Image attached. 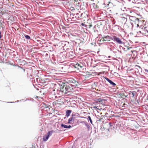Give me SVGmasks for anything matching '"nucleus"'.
Here are the masks:
<instances>
[{"label": "nucleus", "mask_w": 148, "mask_h": 148, "mask_svg": "<svg viewBox=\"0 0 148 148\" xmlns=\"http://www.w3.org/2000/svg\"><path fill=\"white\" fill-rule=\"evenodd\" d=\"M73 88L67 82L63 86L62 89V92L65 93H66L67 92H70L71 90H72Z\"/></svg>", "instance_id": "1"}, {"label": "nucleus", "mask_w": 148, "mask_h": 148, "mask_svg": "<svg viewBox=\"0 0 148 148\" xmlns=\"http://www.w3.org/2000/svg\"><path fill=\"white\" fill-rule=\"evenodd\" d=\"M68 82L73 88L74 87L77 86L78 84V83L77 81L72 79H69L68 81Z\"/></svg>", "instance_id": "2"}, {"label": "nucleus", "mask_w": 148, "mask_h": 148, "mask_svg": "<svg viewBox=\"0 0 148 148\" xmlns=\"http://www.w3.org/2000/svg\"><path fill=\"white\" fill-rule=\"evenodd\" d=\"M111 40H113L114 41H116L117 43L121 45L124 44V43L120 39L116 37L115 36H112L111 38Z\"/></svg>", "instance_id": "3"}, {"label": "nucleus", "mask_w": 148, "mask_h": 148, "mask_svg": "<svg viewBox=\"0 0 148 148\" xmlns=\"http://www.w3.org/2000/svg\"><path fill=\"white\" fill-rule=\"evenodd\" d=\"M53 132V131L48 132L47 134H46L43 136V140L44 141H46L48 139L49 136L51 135L52 133Z\"/></svg>", "instance_id": "4"}, {"label": "nucleus", "mask_w": 148, "mask_h": 148, "mask_svg": "<svg viewBox=\"0 0 148 148\" xmlns=\"http://www.w3.org/2000/svg\"><path fill=\"white\" fill-rule=\"evenodd\" d=\"M73 4L76 6H79L80 5L81 1L80 0H74Z\"/></svg>", "instance_id": "5"}, {"label": "nucleus", "mask_w": 148, "mask_h": 148, "mask_svg": "<svg viewBox=\"0 0 148 148\" xmlns=\"http://www.w3.org/2000/svg\"><path fill=\"white\" fill-rule=\"evenodd\" d=\"M141 22V21L139 20L138 18H135V21H134V23L136 24L137 27L139 26V24H140Z\"/></svg>", "instance_id": "6"}, {"label": "nucleus", "mask_w": 148, "mask_h": 148, "mask_svg": "<svg viewBox=\"0 0 148 148\" xmlns=\"http://www.w3.org/2000/svg\"><path fill=\"white\" fill-rule=\"evenodd\" d=\"M112 37H110L108 36L103 37L104 40L105 42H108L110 41V40L111 39Z\"/></svg>", "instance_id": "7"}, {"label": "nucleus", "mask_w": 148, "mask_h": 148, "mask_svg": "<svg viewBox=\"0 0 148 148\" xmlns=\"http://www.w3.org/2000/svg\"><path fill=\"white\" fill-rule=\"evenodd\" d=\"M106 125H107L108 127L106 128L105 127V128L108 130V131H109V130L111 129H112V123H107L106 124Z\"/></svg>", "instance_id": "8"}, {"label": "nucleus", "mask_w": 148, "mask_h": 148, "mask_svg": "<svg viewBox=\"0 0 148 148\" xmlns=\"http://www.w3.org/2000/svg\"><path fill=\"white\" fill-rule=\"evenodd\" d=\"M108 81L110 84L113 85V86H115L116 85V84L114 82H113L111 80L109 79L108 78L106 77L105 78Z\"/></svg>", "instance_id": "9"}, {"label": "nucleus", "mask_w": 148, "mask_h": 148, "mask_svg": "<svg viewBox=\"0 0 148 148\" xmlns=\"http://www.w3.org/2000/svg\"><path fill=\"white\" fill-rule=\"evenodd\" d=\"M72 111L70 110H68L66 111V116L68 117L70 115L71 113V112Z\"/></svg>", "instance_id": "10"}, {"label": "nucleus", "mask_w": 148, "mask_h": 148, "mask_svg": "<svg viewBox=\"0 0 148 148\" xmlns=\"http://www.w3.org/2000/svg\"><path fill=\"white\" fill-rule=\"evenodd\" d=\"M74 118L73 117H72L69 118V119L68 123H70L72 122H74Z\"/></svg>", "instance_id": "11"}, {"label": "nucleus", "mask_w": 148, "mask_h": 148, "mask_svg": "<svg viewBox=\"0 0 148 148\" xmlns=\"http://www.w3.org/2000/svg\"><path fill=\"white\" fill-rule=\"evenodd\" d=\"M97 102H102L103 103V101H104V100L101 98H99L97 99Z\"/></svg>", "instance_id": "12"}, {"label": "nucleus", "mask_w": 148, "mask_h": 148, "mask_svg": "<svg viewBox=\"0 0 148 148\" xmlns=\"http://www.w3.org/2000/svg\"><path fill=\"white\" fill-rule=\"evenodd\" d=\"M105 42V40H104L103 37H102L101 39L99 40V42L101 44Z\"/></svg>", "instance_id": "13"}, {"label": "nucleus", "mask_w": 148, "mask_h": 148, "mask_svg": "<svg viewBox=\"0 0 148 148\" xmlns=\"http://www.w3.org/2000/svg\"><path fill=\"white\" fill-rule=\"evenodd\" d=\"M75 66H76V67H80V68H82L83 67V66H81V65H80V64H78V63H77V64H76L75 65Z\"/></svg>", "instance_id": "14"}, {"label": "nucleus", "mask_w": 148, "mask_h": 148, "mask_svg": "<svg viewBox=\"0 0 148 148\" xmlns=\"http://www.w3.org/2000/svg\"><path fill=\"white\" fill-rule=\"evenodd\" d=\"M61 126L62 127H64V128H67L68 125H64L63 124H61Z\"/></svg>", "instance_id": "15"}, {"label": "nucleus", "mask_w": 148, "mask_h": 148, "mask_svg": "<svg viewBox=\"0 0 148 148\" xmlns=\"http://www.w3.org/2000/svg\"><path fill=\"white\" fill-rule=\"evenodd\" d=\"M130 92H131L132 93V97H134V96L135 95V92L133 91L132 92L131 91Z\"/></svg>", "instance_id": "16"}, {"label": "nucleus", "mask_w": 148, "mask_h": 148, "mask_svg": "<svg viewBox=\"0 0 148 148\" xmlns=\"http://www.w3.org/2000/svg\"><path fill=\"white\" fill-rule=\"evenodd\" d=\"M125 47H126V49L127 50H130V49L132 48V47H129V46H125Z\"/></svg>", "instance_id": "17"}, {"label": "nucleus", "mask_w": 148, "mask_h": 148, "mask_svg": "<svg viewBox=\"0 0 148 148\" xmlns=\"http://www.w3.org/2000/svg\"><path fill=\"white\" fill-rule=\"evenodd\" d=\"M88 119L90 120V123L91 124H92V120H91V117H90V116H88Z\"/></svg>", "instance_id": "18"}, {"label": "nucleus", "mask_w": 148, "mask_h": 148, "mask_svg": "<svg viewBox=\"0 0 148 148\" xmlns=\"http://www.w3.org/2000/svg\"><path fill=\"white\" fill-rule=\"evenodd\" d=\"M25 37L26 39H29L30 38V37L27 35H25Z\"/></svg>", "instance_id": "19"}, {"label": "nucleus", "mask_w": 148, "mask_h": 148, "mask_svg": "<svg viewBox=\"0 0 148 148\" xmlns=\"http://www.w3.org/2000/svg\"><path fill=\"white\" fill-rule=\"evenodd\" d=\"M98 106H95L94 107H93V108L95 109L96 110H100V109H99L98 108H97V107H98Z\"/></svg>", "instance_id": "20"}, {"label": "nucleus", "mask_w": 148, "mask_h": 148, "mask_svg": "<svg viewBox=\"0 0 148 148\" xmlns=\"http://www.w3.org/2000/svg\"><path fill=\"white\" fill-rule=\"evenodd\" d=\"M144 31L143 30H142V31H139V32L140 33H142L143 34H145V33L144 32Z\"/></svg>", "instance_id": "21"}, {"label": "nucleus", "mask_w": 148, "mask_h": 148, "mask_svg": "<svg viewBox=\"0 0 148 148\" xmlns=\"http://www.w3.org/2000/svg\"><path fill=\"white\" fill-rule=\"evenodd\" d=\"M121 96L124 98L126 97V96L124 94H121Z\"/></svg>", "instance_id": "22"}, {"label": "nucleus", "mask_w": 148, "mask_h": 148, "mask_svg": "<svg viewBox=\"0 0 148 148\" xmlns=\"http://www.w3.org/2000/svg\"><path fill=\"white\" fill-rule=\"evenodd\" d=\"M108 10H109V11H110V13H112V12H113V10H110V8H108Z\"/></svg>", "instance_id": "23"}, {"label": "nucleus", "mask_w": 148, "mask_h": 148, "mask_svg": "<svg viewBox=\"0 0 148 148\" xmlns=\"http://www.w3.org/2000/svg\"><path fill=\"white\" fill-rule=\"evenodd\" d=\"M88 27L89 28H90L92 26V25H91V24H89V25H88Z\"/></svg>", "instance_id": "24"}, {"label": "nucleus", "mask_w": 148, "mask_h": 148, "mask_svg": "<svg viewBox=\"0 0 148 148\" xmlns=\"http://www.w3.org/2000/svg\"><path fill=\"white\" fill-rule=\"evenodd\" d=\"M71 127V126L70 125H69V126H67V128H70Z\"/></svg>", "instance_id": "25"}, {"label": "nucleus", "mask_w": 148, "mask_h": 148, "mask_svg": "<svg viewBox=\"0 0 148 148\" xmlns=\"http://www.w3.org/2000/svg\"><path fill=\"white\" fill-rule=\"evenodd\" d=\"M145 71L148 73V70L147 69H145Z\"/></svg>", "instance_id": "26"}, {"label": "nucleus", "mask_w": 148, "mask_h": 148, "mask_svg": "<svg viewBox=\"0 0 148 148\" xmlns=\"http://www.w3.org/2000/svg\"><path fill=\"white\" fill-rule=\"evenodd\" d=\"M134 51H131V52H132V53H133V52H134Z\"/></svg>", "instance_id": "27"}, {"label": "nucleus", "mask_w": 148, "mask_h": 148, "mask_svg": "<svg viewBox=\"0 0 148 148\" xmlns=\"http://www.w3.org/2000/svg\"><path fill=\"white\" fill-rule=\"evenodd\" d=\"M100 24H101V23H100Z\"/></svg>", "instance_id": "28"}, {"label": "nucleus", "mask_w": 148, "mask_h": 148, "mask_svg": "<svg viewBox=\"0 0 148 148\" xmlns=\"http://www.w3.org/2000/svg\"><path fill=\"white\" fill-rule=\"evenodd\" d=\"M147 32L148 33V31H147Z\"/></svg>", "instance_id": "29"}]
</instances>
